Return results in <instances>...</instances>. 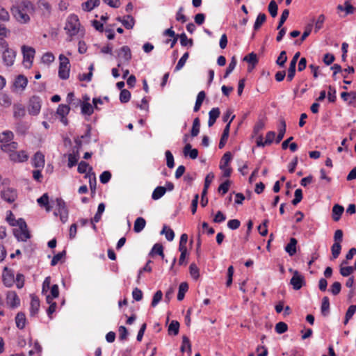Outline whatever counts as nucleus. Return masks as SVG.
<instances>
[{
	"label": "nucleus",
	"mask_w": 356,
	"mask_h": 356,
	"mask_svg": "<svg viewBox=\"0 0 356 356\" xmlns=\"http://www.w3.org/2000/svg\"><path fill=\"white\" fill-rule=\"evenodd\" d=\"M34 4L29 0H22L11 8L14 18L22 24H26L31 21V15L35 13Z\"/></svg>",
	"instance_id": "1"
},
{
	"label": "nucleus",
	"mask_w": 356,
	"mask_h": 356,
	"mask_svg": "<svg viewBox=\"0 0 356 356\" xmlns=\"http://www.w3.org/2000/svg\"><path fill=\"white\" fill-rule=\"evenodd\" d=\"M80 25L78 16L75 14H71L67 18L64 29L66 33L72 37L79 33Z\"/></svg>",
	"instance_id": "2"
},
{
	"label": "nucleus",
	"mask_w": 356,
	"mask_h": 356,
	"mask_svg": "<svg viewBox=\"0 0 356 356\" xmlns=\"http://www.w3.org/2000/svg\"><path fill=\"white\" fill-rule=\"evenodd\" d=\"M60 65L58 76L63 80H66L70 76V65L69 59L63 54L59 56Z\"/></svg>",
	"instance_id": "3"
},
{
	"label": "nucleus",
	"mask_w": 356,
	"mask_h": 356,
	"mask_svg": "<svg viewBox=\"0 0 356 356\" xmlns=\"http://www.w3.org/2000/svg\"><path fill=\"white\" fill-rule=\"evenodd\" d=\"M22 52L23 54V62L27 68L32 66L33 58L35 54L34 48L26 45L22 47Z\"/></svg>",
	"instance_id": "4"
},
{
	"label": "nucleus",
	"mask_w": 356,
	"mask_h": 356,
	"mask_svg": "<svg viewBox=\"0 0 356 356\" xmlns=\"http://www.w3.org/2000/svg\"><path fill=\"white\" fill-rule=\"evenodd\" d=\"M289 271L293 273V277L290 280V284L293 286V289L296 291L300 289L305 284L304 276L298 270H293L290 268Z\"/></svg>",
	"instance_id": "5"
},
{
	"label": "nucleus",
	"mask_w": 356,
	"mask_h": 356,
	"mask_svg": "<svg viewBox=\"0 0 356 356\" xmlns=\"http://www.w3.org/2000/svg\"><path fill=\"white\" fill-rule=\"evenodd\" d=\"M16 57V51L10 48L6 49L2 53V60L5 65L10 67L13 65Z\"/></svg>",
	"instance_id": "6"
},
{
	"label": "nucleus",
	"mask_w": 356,
	"mask_h": 356,
	"mask_svg": "<svg viewBox=\"0 0 356 356\" xmlns=\"http://www.w3.org/2000/svg\"><path fill=\"white\" fill-rule=\"evenodd\" d=\"M1 196L5 201L12 203L15 202L17 197V191L12 188H4L1 193Z\"/></svg>",
	"instance_id": "7"
},
{
	"label": "nucleus",
	"mask_w": 356,
	"mask_h": 356,
	"mask_svg": "<svg viewBox=\"0 0 356 356\" xmlns=\"http://www.w3.org/2000/svg\"><path fill=\"white\" fill-rule=\"evenodd\" d=\"M276 134L275 131H270L267 132L265 141H263L262 136H259L257 138V145L258 147H264L270 145L275 138Z\"/></svg>",
	"instance_id": "8"
},
{
	"label": "nucleus",
	"mask_w": 356,
	"mask_h": 356,
	"mask_svg": "<svg viewBox=\"0 0 356 356\" xmlns=\"http://www.w3.org/2000/svg\"><path fill=\"white\" fill-rule=\"evenodd\" d=\"M3 282L7 287H10L15 282V275L12 270H8L7 267L4 268L3 273Z\"/></svg>",
	"instance_id": "9"
},
{
	"label": "nucleus",
	"mask_w": 356,
	"mask_h": 356,
	"mask_svg": "<svg viewBox=\"0 0 356 356\" xmlns=\"http://www.w3.org/2000/svg\"><path fill=\"white\" fill-rule=\"evenodd\" d=\"M234 118H235V115H232V117L231 118V119L228 122V123L226 124V126L223 130L222 134L221 136V138H220V142L218 144V147L220 149H222L227 143V140L228 139L229 134L230 124H231L232 122L233 121V120L234 119Z\"/></svg>",
	"instance_id": "10"
},
{
	"label": "nucleus",
	"mask_w": 356,
	"mask_h": 356,
	"mask_svg": "<svg viewBox=\"0 0 356 356\" xmlns=\"http://www.w3.org/2000/svg\"><path fill=\"white\" fill-rule=\"evenodd\" d=\"M7 304L11 308H17L20 305V300L15 291L8 292L6 297Z\"/></svg>",
	"instance_id": "11"
},
{
	"label": "nucleus",
	"mask_w": 356,
	"mask_h": 356,
	"mask_svg": "<svg viewBox=\"0 0 356 356\" xmlns=\"http://www.w3.org/2000/svg\"><path fill=\"white\" fill-rule=\"evenodd\" d=\"M31 305H30V316H35L39 312L40 309V300L39 298L33 295H31Z\"/></svg>",
	"instance_id": "12"
},
{
	"label": "nucleus",
	"mask_w": 356,
	"mask_h": 356,
	"mask_svg": "<svg viewBox=\"0 0 356 356\" xmlns=\"http://www.w3.org/2000/svg\"><path fill=\"white\" fill-rule=\"evenodd\" d=\"M40 108L41 104L39 101V98L33 97L30 100V105L29 108V113L33 115H37L40 112Z\"/></svg>",
	"instance_id": "13"
},
{
	"label": "nucleus",
	"mask_w": 356,
	"mask_h": 356,
	"mask_svg": "<svg viewBox=\"0 0 356 356\" xmlns=\"http://www.w3.org/2000/svg\"><path fill=\"white\" fill-rule=\"evenodd\" d=\"M11 161L15 162H24L27 161L29 156L25 151L15 152L9 155Z\"/></svg>",
	"instance_id": "14"
},
{
	"label": "nucleus",
	"mask_w": 356,
	"mask_h": 356,
	"mask_svg": "<svg viewBox=\"0 0 356 356\" xmlns=\"http://www.w3.org/2000/svg\"><path fill=\"white\" fill-rule=\"evenodd\" d=\"M32 164L35 168H43L44 165V155L41 152H37L33 158Z\"/></svg>",
	"instance_id": "15"
},
{
	"label": "nucleus",
	"mask_w": 356,
	"mask_h": 356,
	"mask_svg": "<svg viewBox=\"0 0 356 356\" xmlns=\"http://www.w3.org/2000/svg\"><path fill=\"white\" fill-rule=\"evenodd\" d=\"M28 83V80L24 75H18L14 81L13 86L17 89L24 90Z\"/></svg>",
	"instance_id": "16"
},
{
	"label": "nucleus",
	"mask_w": 356,
	"mask_h": 356,
	"mask_svg": "<svg viewBox=\"0 0 356 356\" xmlns=\"http://www.w3.org/2000/svg\"><path fill=\"white\" fill-rule=\"evenodd\" d=\"M183 152L185 156H188L191 159H195L198 156V151L197 149H192L190 143H186L184 146Z\"/></svg>",
	"instance_id": "17"
},
{
	"label": "nucleus",
	"mask_w": 356,
	"mask_h": 356,
	"mask_svg": "<svg viewBox=\"0 0 356 356\" xmlns=\"http://www.w3.org/2000/svg\"><path fill=\"white\" fill-rule=\"evenodd\" d=\"M220 114L219 108H213L209 113L208 126L212 127Z\"/></svg>",
	"instance_id": "18"
},
{
	"label": "nucleus",
	"mask_w": 356,
	"mask_h": 356,
	"mask_svg": "<svg viewBox=\"0 0 356 356\" xmlns=\"http://www.w3.org/2000/svg\"><path fill=\"white\" fill-rule=\"evenodd\" d=\"M344 211V208L341 205L336 204L332 207V217L334 221L337 222L340 220L341 215Z\"/></svg>",
	"instance_id": "19"
},
{
	"label": "nucleus",
	"mask_w": 356,
	"mask_h": 356,
	"mask_svg": "<svg viewBox=\"0 0 356 356\" xmlns=\"http://www.w3.org/2000/svg\"><path fill=\"white\" fill-rule=\"evenodd\" d=\"M13 233L18 241H26L31 237L28 229H14Z\"/></svg>",
	"instance_id": "20"
},
{
	"label": "nucleus",
	"mask_w": 356,
	"mask_h": 356,
	"mask_svg": "<svg viewBox=\"0 0 356 356\" xmlns=\"http://www.w3.org/2000/svg\"><path fill=\"white\" fill-rule=\"evenodd\" d=\"M117 19L127 29H133L135 24V19L130 15L125 16L123 19L118 17Z\"/></svg>",
	"instance_id": "21"
},
{
	"label": "nucleus",
	"mask_w": 356,
	"mask_h": 356,
	"mask_svg": "<svg viewBox=\"0 0 356 356\" xmlns=\"http://www.w3.org/2000/svg\"><path fill=\"white\" fill-rule=\"evenodd\" d=\"M118 56H122L124 61L129 63L132 57L130 48L128 46L122 47L118 51Z\"/></svg>",
	"instance_id": "22"
},
{
	"label": "nucleus",
	"mask_w": 356,
	"mask_h": 356,
	"mask_svg": "<svg viewBox=\"0 0 356 356\" xmlns=\"http://www.w3.org/2000/svg\"><path fill=\"white\" fill-rule=\"evenodd\" d=\"M14 134L11 131L6 130L0 134L1 145L8 143L13 141Z\"/></svg>",
	"instance_id": "23"
},
{
	"label": "nucleus",
	"mask_w": 356,
	"mask_h": 356,
	"mask_svg": "<svg viewBox=\"0 0 356 356\" xmlns=\"http://www.w3.org/2000/svg\"><path fill=\"white\" fill-rule=\"evenodd\" d=\"M26 318L24 312H18L15 316V323L17 328L22 330L25 327Z\"/></svg>",
	"instance_id": "24"
},
{
	"label": "nucleus",
	"mask_w": 356,
	"mask_h": 356,
	"mask_svg": "<svg viewBox=\"0 0 356 356\" xmlns=\"http://www.w3.org/2000/svg\"><path fill=\"white\" fill-rule=\"evenodd\" d=\"M286 122L284 119H281L280 121V126L278 128V134L275 139V143H279L284 138L285 132H286Z\"/></svg>",
	"instance_id": "25"
},
{
	"label": "nucleus",
	"mask_w": 356,
	"mask_h": 356,
	"mask_svg": "<svg viewBox=\"0 0 356 356\" xmlns=\"http://www.w3.org/2000/svg\"><path fill=\"white\" fill-rule=\"evenodd\" d=\"M18 147V143L17 142L11 141L8 143L1 145L0 148L3 152L11 154L15 152Z\"/></svg>",
	"instance_id": "26"
},
{
	"label": "nucleus",
	"mask_w": 356,
	"mask_h": 356,
	"mask_svg": "<svg viewBox=\"0 0 356 356\" xmlns=\"http://www.w3.org/2000/svg\"><path fill=\"white\" fill-rule=\"evenodd\" d=\"M297 240L295 238H291L289 243L285 247V251L290 255L293 256L296 253Z\"/></svg>",
	"instance_id": "27"
},
{
	"label": "nucleus",
	"mask_w": 356,
	"mask_h": 356,
	"mask_svg": "<svg viewBox=\"0 0 356 356\" xmlns=\"http://www.w3.org/2000/svg\"><path fill=\"white\" fill-rule=\"evenodd\" d=\"M155 254H158L162 257V259L164 258V254H163V247L160 243H156L152 247L151 251L149 253V257H154Z\"/></svg>",
	"instance_id": "28"
},
{
	"label": "nucleus",
	"mask_w": 356,
	"mask_h": 356,
	"mask_svg": "<svg viewBox=\"0 0 356 356\" xmlns=\"http://www.w3.org/2000/svg\"><path fill=\"white\" fill-rule=\"evenodd\" d=\"M145 220L142 217H138L136 219L134 222V231L136 233H139L145 228Z\"/></svg>",
	"instance_id": "29"
},
{
	"label": "nucleus",
	"mask_w": 356,
	"mask_h": 356,
	"mask_svg": "<svg viewBox=\"0 0 356 356\" xmlns=\"http://www.w3.org/2000/svg\"><path fill=\"white\" fill-rule=\"evenodd\" d=\"M165 193L166 188L165 186H157L152 192V198L154 200H157L161 198Z\"/></svg>",
	"instance_id": "30"
},
{
	"label": "nucleus",
	"mask_w": 356,
	"mask_h": 356,
	"mask_svg": "<svg viewBox=\"0 0 356 356\" xmlns=\"http://www.w3.org/2000/svg\"><path fill=\"white\" fill-rule=\"evenodd\" d=\"M205 97H206V93L204 91H200L198 94H197V98H196V101H195V106H194V108H193V111L194 112H197L200 109V107L205 99Z\"/></svg>",
	"instance_id": "31"
},
{
	"label": "nucleus",
	"mask_w": 356,
	"mask_h": 356,
	"mask_svg": "<svg viewBox=\"0 0 356 356\" xmlns=\"http://www.w3.org/2000/svg\"><path fill=\"white\" fill-rule=\"evenodd\" d=\"M321 311L324 316H327L330 313V300L327 296L323 297L322 299Z\"/></svg>",
	"instance_id": "32"
},
{
	"label": "nucleus",
	"mask_w": 356,
	"mask_h": 356,
	"mask_svg": "<svg viewBox=\"0 0 356 356\" xmlns=\"http://www.w3.org/2000/svg\"><path fill=\"white\" fill-rule=\"evenodd\" d=\"M38 6L42 11V15L49 16L51 11V6L49 3L45 1H40L38 2Z\"/></svg>",
	"instance_id": "33"
},
{
	"label": "nucleus",
	"mask_w": 356,
	"mask_h": 356,
	"mask_svg": "<svg viewBox=\"0 0 356 356\" xmlns=\"http://www.w3.org/2000/svg\"><path fill=\"white\" fill-rule=\"evenodd\" d=\"M188 290V284L187 282H181L179 286V291L177 294V300L181 301L185 296V293Z\"/></svg>",
	"instance_id": "34"
},
{
	"label": "nucleus",
	"mask_w": 356,
	"mask_h": 356,
	"mask_svg": "<svg viewBox=\"0 0 356 356\" xmlns=\"http://www.w3.org/2000/svg\"><path fill=\"white\" fill-rule=\"evenodd\" d=\"M232 159V155L230 152H227L222 156L220 163V170H224L225 168L228 166L229 163Z\"/></svg>",
	"instance_id": "35"
},
{
	"label": "nucleus",
	"mask_w": 356,
	"mask_h": 356,
	"mask_svg": "<svg viewBox=\"0 0 356 356\" xmlns=\"http://www.w3.org/2000/svg\"><path fill=\"white\" fill-rule=\"evenodd\" d=\"M200 120L199 118H195L193 122V126H192V129L191 130V136L192 137H196L200 133Z\"/></svg>",
	"instance_id": "36"
},
{
	"label": "nucleus",
	"mask_w": 356,
	"mask_h": 356,
	"mask_svg": "<svg viewBox=\"0 0 356 356\" xmlns=\"http://www.w3.org/2000/svg\"><path fill=\"white\" fill-rule=\"evenodd\" d=\"M346 261H343L340 268V273L343 277H348L353 273L355 270L354 266H346L343 267L342 266L346 264Z\"/></svg>",
	"instance_id": "37"
},
{
	"label": "nucleus",
	"mask_w": 356,
	"mask_h": 356,
	"mask_svg": "<svg viewBox=\"0 0 356 356\" xmlns=\"http://www.w3.org/2000/svg\"><path fill=\"white\" fill-rule=\"evenodd\" d=\"M70 111V108L66 104H60L57 108L56 113L62 118L66 117Z\"/></svg>",
	"instance_id": "38"
},
{
	"label": "nucleus",
	"mask_w": 356,
	"mask_h": 356,
	"mask_svg": "<svg viewBox=\"0 0 356 356\" xmlns=\"http://www.w3.org/2000/svg\"><path fill=\"white\" fill-rule=\"evenodd\" d=\"M179 330V323L177 321H172L168 326V334L177 335Z\"/></svg>",
	"instance_id": "39"
},
{
	"label": "nucleus",
	"mask_w": 356,
	"mask_h": 356,
	"mask_svg": "<svg viewBox=\"0 0 356 356\" xmlns=\"http://www.w3.org/2000/svg\"><path fill=\"white\" fill-rule=\"evenodd\" d=\"M161 234H165L166 239L168 241H172L175 238L174 231L168 228L167 225H164L163 229L161 232Z\"/></svg>",
	"instance_id": "40"
},
{
	"label": "nucleus",
	"mask_w": 356,
	"mask_h": 356,
	"mask_svg": "<svg viewBox=\"0 0 356 356\" xmlns=\"http://www.w3.org/2000/svg\"><path fill=\"white\" fill-rule=\"evenodd\" d=\"M54 214L56 216L59 215L60 219L63 223L66 222L68 219V209L67 207L63 209L56 210L54 212Z\"/></svg>",
	"instance_id": "41"
},
{
	"label": "nucleus",
	"mask_w": 356,
	"mask_h": 356,
	"mask_svg": "<svg viewBox=\"0 0 356 356\" xmlns=\"http://www.w3.org/2000/svg\"><path fill=\"white\" fill-rule=\"evenodd\" d=\"M54 214L56 216L59 215L60 219L63 223L66 222L68 219V209L67 207L63 209L56 210L54 212Z\"/></svg>",
	"instance_id": "42"
},
{
	"label": "nucleus",
	"mask_w": 356,
	"mask_h": 356,
	"mask_svg": "<svg viewBox=\"0 0 356 356\" xmlns=\"http://www.w3.org/2000/svg\"><path fill=\"white\" fill-rule=\"evenodd\" d=\"M81 113L83 115H91L93 113L94 108L88 102H83L81 105Z\"/></svg>",
	"instance_id": "43"
},
{
	"label": "nucleus",
	"mask_w": 356,
	"mask_h": 356,
	"mask_svg": "<svg viewBox=\"0 0 356 356\" xmlns=\"http://www.w3.org/2000/svg\"><path fill=\"white\" fill-rule=\"evenodd\" d=\"M243 60L248 62L249 64L252 65L254 67L258 63L257 54L252 52L243 58Z\"/></svg>",
	"instance_id": "44"
},
{
	"label": "nucleus",
	"mask_w": 356,
	"mask_h": 356,
	"mask_svg": "<svg viewBox=\"0 0 356 356\" xmlns=\"http://www.w3.org/2000/svg\"><path fill=\"white\" fill-rule=\"evenodd\" d=\"M79 159V150H76V154H70L68 155V163L67 165L69 168H72L76 165Z\"/></svg>",
	"instance_id": "45"
},
{
	"label": "nucleus",
	"mask_w": 356,
	"mask_h": 356,
	"mask_svg": "<svg viewBox=\"0 0 356 356\" xmlns=\"http://www.w3.org/2000/svg\"><path fill=\"white\" fill-rule=\"evenodd\" d=\"M189 54L188 52H186L183 54L181 58L179 60L177 65L175 67V72H177L180 70L185 65L187 59L188 58Z\"/></svg>",
	"instance_id": "46"
},
{
	"label": "nucleus",
	"mask_w": 356,
	"mask_h": 356,
	"mask_svg": "<svg viewBox=\"0 0 356 356\" xmlns=\"http://www.w3.org/2000/svg\"><path fill=\"white\" fill-rule=\"evenodd\" d=\"M266 15L264 13H259L256 19V21L254 24V29L255 31L258 30L262 24L266 21Z\"/></svg>",
	"instance_id": "47"
},
{
	"label": "nucleus",
	"mask_w": 356,
	"mask_h": 356,
	"mask_svg": "<svg viewBox=\"0 0 356 356\" xmlns=\"http://www.w3.org/2000/svg\"><path fill=\"white\" fill-rule=\"evenodd\" d=\"M237 61L234 56L232 58V60L226 69L225 73L224 74V78L226 79L228 76L232 72L236 65Z\"/></svg>",
	"instance_id": "48"
},
{
	"label": "nucleus",
	"mask_w": 356,
	"mask_h": 356,
	"mask_svg": "<svg viewBox=\"0 0 356 356\" xmlns=\"http://www.w3.org/2000/svg\"><path fill=\"white\" fill-rule=\"evenodd\" d=\"M341 245L339 243H334L331 247L332 256L333 259H337L341 253Z\"/></svg>",
	"instance_id": "49"
},
{
	"label": "nucleus",
	"mask_w": 356,
	"mask_h": 356,
	"mask_svg": "<svg viewBox=\"0 0 356 356\" xmlns=\"http://www.w3.org/2000/svg\"><path fill=\"white\" fill-rule=\"evenodd\" d=\"M184 8L183 6H181L179 8L177 13H176V20L177 22H180L181 23H185L187 20H188V18L187 17L184 15Z\"/></svg>",
	"instance_id": "50"
},
{
	"label": "nucleus",
	"mask_w": 356,
	"mask_h": 356,
	"mask_svg": "<svg viewBox=\"0 0 356 356\" xmlns=\"http://www.w3.org/2000/svg\"><path fill=\"white\" fill-rule=\"evenodd\" d=\"M130 98H131V92L128 90L123 89L120 91V101L122 103H127L130 100Z\"/></svg>",
	"instance_id": "51"
},
{
	"label": "nucleus",
	"mask_w": 356,
	"mask_h": 356,
	"mask_svg": "<svg viewBox=\"0 0 356 356\" xmlns=\"http://www.w3.org/2000/svg\"><path fill=\"white\" fill-rule=\"evenodd\" d=\"M275 330L277 334H283L287 331L288 325L286 323L280 321L275 325Z\"/></svg>",
	"instance_id": "52"
},
{
	"label": "nucleus",
	"mask_w": 356,
	"mask_h": 356,
	"mask_svg": "<svg viewBox=\"0 0 356 356\" xmlns=\"http://www.w3.org/2000/svg\"><path fill=\"white\" fill-rule=\"evenodd\" d=\"M190 274L194 280H197L200 277V270L195 264L193 263L189 267Z\"/></svg>",
	"instance_id": "53"
},
{
	"label": "nucleus",
	"mask_w": 356,
	"mask_h": 356,
	"mask_svg": "<svg viewBox=\"0 0 356 356\" xmlns=\"http://www.w3.org/2000/svg\"><path fill=\"white\" fill-rule=\"evenodd\" d=\"M287 60L286 52L285 51H282L276 60V64L280 67H283L284 66L285 63Z\"/></svg>",
	"instance_id": "54"
},
{
	"label": "nucleus",
	"mask_w": 356,
	"mask_h": 356,
	"mask_svg": "<svg viewBox=\"0 0 356 356\" xmlns=\"http://www.w3.org/2000/svg\"><path fill=\"white\" fill-rule=\"evenodd\" d=\"M66 255V251L63 250L62 252H58L55 254L51 261V265L52 266H56L59 261H60L63 258H64Z\"/></svg>",
	"instance_id": "55"
},
{
	"label": "nucleus",
	"mask_w": 356,
	"mask_h": 356,
	"mask_svg": "<svg viewBox=\"0 0 356 356\" xmlns=\"http://www.w3.org/2000/svg\"><path fill=\"white\" fill-rule=\"evenodd\" d=\"M163 297V293L161 291H157L153 296V298L151 302V306L152 307H156L158 303L161 300Z\"/></svg>",
	"instance_id": "56"
},
{
	"label": "nucleus",
	"mask_w": 356,
	"mask_h": 356,
	"mask_svg": "<svg viewBox=\"0 0 356 356\" xmlns=\"http://www.w3.org/2000/svg\"><path fill=\"white\" fill-rule=\"evenodd\" d=\"M166 158V164L169 168H172L175 166L174 157L170 150H167L165 153Z\"/></svg>",
	"instance_id": "57"
},
{
	"label": "nucleus",
	"mask_w": 356,
	"mask_h": 356,
	"mask_svg": "<svg viewBox=\"0 0 356 356\" xmlns=\"http://www.w3.org/2000/svg\"><path fill=\"white\" fill-rule=\"evenodd\" d=\"M277 9L278 7L276 2L274 0L271 1L268 5V11L273 17L277 16Z\"/></svg>",
	"instance_id": "58"
},
{
	"label": "nucleus",
	"mask_w": 356,
	"mask_h": 356,
	"mask_svg": "<svg viewBox=\"0 0 356 356\" xmlns=\"http://www.w3.org/2000/svg\"><path fill=\"white\" fill-rule=\"evenodd\" d=\"M179 38H180V43L181 46L186 47L188 44H189L190 46L193 45V40H188L186 35L184 33L179 35Z\"/></svg>",
	"instance_id": "59"
},
{
	"label": "nucleus",
	"mask_w": 356,
	"mask_h": 356,
	"mask_svg": "<svg viewBox=\"0 0 356 356\" xmlns=\"http://www.w3.org/2000/svg\"><path fill=\"white\" fill-rule=\"evenodd\" d=\"M25 115V109L21 105L14 106V116L16 118H21Z\"/></svg>",
	"instance_id": "60"
},
{
	"label": "nucleus",
	"mask_w": 356,
	"mask_h": 356,
	"mask_svg": "<svg viewBox=\"0 0 356 356\" xmlns=\"http://www.w3.org/2000/svg\"><path fill=\"white\" fill-rule=\"evenodd\" d=\"M329 91L327 92V99L330 102L334 103L337 99L336 90L331 86H328Z\"/></svg>",
	"instance_id": "61"
},
{
	"label": "nucleus",
	"mask_w": 356,
	"mask_h": 356,
	"mask_svg": "<svg viewBox=\"0 0 356 356\" xmlns=\"http://www.w3.org/2000/svg\"><path fill=\"white\" fill-rule=\"evenodd\" d=\"M54 59H55V57H54V54L51 52H47V53L44 54L42 57V63H46V64L51 63L52 62H54Z\"/></svg>",
	"instance_id": "62"
},
{
	"label": "nucleus",
	"mask_w": 356,
	"mask_h": 356,
	"mask_svg": "<svg viewBox=\"0 0 356 356\" xmlns=\"http://www.w3.org/2000/svg\"><path fill=\"white\" fill-rule=\"evenodd\" d=\"M111 178V173L109 171H104L99 176L100 182L103 184H107Z\"/></svg>",
	"instance_id": "63"
},
{
	"label": "nucleus",
	"mask_w": 356,
	"mask_h": 356,
	"mask_svg": "<svg viewBox=\"0 0 356 356\" xmlns=\"http://www.w3.org/2000/svg\"><path fill=\"white\" fill-rule=\"evenodd\" d=\"M341 289V284L339 282H334L330 287V292L334 295H338Z\"/></svg>",
	"instance_id": "64"
}]
</instances>
